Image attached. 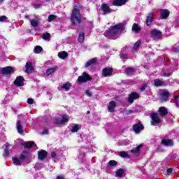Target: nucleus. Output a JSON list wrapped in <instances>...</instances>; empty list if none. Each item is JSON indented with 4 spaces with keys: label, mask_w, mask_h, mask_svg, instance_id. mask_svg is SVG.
I'll return each mask as SVG.
<instances>
[{
    "label": "nucleus",
    "mask_w": 179,
    "mask_h": 179,
    "mask_svg": "<svg viewBox=\"0 0 179 179\" xmlns=\"http://www.w3.org/2000/svg\"><path fill=\"white\" fill-rule=\"evenodd\" d=\"M120 57H121V58H123L124 59H126V58L127 57V55H125V54L121 55Z\"/></svg>",
    "instance_id": "bf43d9fd"
},
{
    "label": "nucleus",
    "mask_w": 179,
    "mask_h": 179,
    "mask_svg": "<svg viewBox=\"0 0 179 179\" xmlns=\"http://www.w3.org/2000/svg\"><path fill=\"white\" fill-rule=\"evenodd\" d=\"M72 87V84L71 83H66L62 85V89H64L66 92H69V89Z\"/></svg>",
    "instance_id": "c85d7f7f"
},
{
    "label": "nucleus",
    "mask_w": 179,
    "mask_h": 179,
    "mask_svg": "<svg viewBox=\"0 0 179 179\" xmlns=\"http://www.w3.org/2000/svg\"><path fill=\"white\" fill-rule=\"evenodd\" d=\"M171 75H173V73H164V76L165 78H170V76H171Z\"/></svg>",
    "instance_id": "8fccbe9b"
},
{
    "label": "nucleus",
    "mask_w": 179,
    "mask_h": 179,
    "mask_svg": "<svg viewBox=\"0 0 179 179\" xmlns=\"http://www.w3.org/2000/svg\"><path fill=\"white\" fill-rule=\"evenodd\" d=\"M0 2H3V0H0Z\"/></svg>",
    "instance_id": "338daca9"
},
{
    "label": "nucleus",
    "mask_w": 179,
    "mask_h": 179,
    "mask_svg": "<svg viewBox=\"0 0 179 179\" xmlns=\"http://www.w3.org/2000/svg\"><path fill=\"white\" fill-rule=\"evenodd\" d=\"M162 145H164V146H173V141L170 139H162L161 141Z\"/></svg>",
    "instance_id": "412c9836"
},
{
    "label": "nucleus",
    "mask_w": 179,
    "mask_h": 179,
    "mask_svg": "<svg viewBox=\"0 0 179 179\" xmlns=\"http://www.w3.org/2000/svg\"><path fill=\"white\" fill-rule=\"evenodd\" d=\"M136 72V70L132 67H127L124 69V73L126 75H130V73H135Z\"/></svg>",
    "instance_id": "bb28decb"
},
{
    "label": "nucleus",
    "mask_w": 179,
    "mask_h": 179,
    "mask_svg": "<svg viewBox=\"0 0 179 179\" xmlns=\"http://www.w3.org/2000/svg\"><path fill=\"white\" fill-rule=\"evenodd\" d=\"M115 107H117V103L114 101H110L108 106V110L110 113H114L115 111Z\"/></svg>",
    "instance_id": "4468645a"
},
{
    "label": "nucleus",
    "mask_w": 179,
    "mask_h": 179,
    "mask_svg": "<svg viewBox=\"0 0 179 179\" xmlns=\"http://www.w3.org/2000/svg\"><path fill=\"white\" fill-rule=\"evenodd\" d=\"M150 35L152 37L155 38V40H162L163 36L162 32L159 29H153L150 31Z\"/></svg>",
    "instance_id": "39448f33"
},
{
    "label": "nucleus",
    "mask_w": 179,
    "mask_h": 179,
    "mask_svg": "<svg viewBox=\"0 0 179 179\" xmlns=\"http://www.w3.org/2000/svg\"><path fill=\"white\" fill-rule=\"evenodd\" d=\"M159 96H160V100L163 103L169 100V98L170 97V92H169V91H164L163 93L160 94Z\"/></svg>",
    "instance_id": "f8f14e48"
},
{
    "label": "nucleus",
    "mask_w": 179,
    "mask_h": 179,
    "mask_svg": "<svg viewBox=\"0 0 179 179\" xmlns=\"http://www.w3.org/2000/svg\"><path fill=\"white\" fill-rule=\"evenodd\" d=\"M17 130L18 134H23V127L22 126V121L17 120L16 123Z\"/></svg>",
    "instance_id": "4be33fe9"
},
{
    "label": "nucleus",
    "mask_w": 179,
    "mask_h": 179,
    "mask_svg": "<svg viewBox=\"0 0 179 179\" xmlns=\"http://www.w3.org/2000/svg\"><path fill=\"white\" fill-rule=\"evenodd\" d=\"M145 89H146V85H143V86L141 87L140 90H141V92H143V90H145Z\"/></svg>",
    "instance_id": "13d9d810"
},
{
    "label": "nucleus",
    "mask_w": 179,
    "mask_h": 179,
    "mask_svg": "<svg viewBox=\"0 0 179 179\" xmlns=\"http://www.w3.org/2000/svg\"><path fill=\"white\" fill-rule=\"evenodd\" d=\"M101 9L103 10V12L104 13H111V9L110 8V7L104 3V4H102V7H101Z\"/></svg>",
    "instance_id": "b1692460"
},
{
    "label": "nucleus",
    "mask_w": 179,
    "mask_h": 179,
    "mask_svg": "<svg viewBox=\"0 0 179 179\" xmlns=\"http://www.w3.org/2000/svg\"><path fill=\"white\" fill-rule=\"evenodd\" d=\"M124 173H125L124 169H119L115 171V176L116 177H118V178H122V177L124 176Z\"/></svg>",
    "instance_id": "393cba45"
},
{
    "label": "nucleus",
    "mask_w": 179,
    "mask_h": 179,
    "mask_svg": "<svg viewBox=\"0 0 179 179\" xmlns=\"http://www.w3.org/2000/svg\"><path fill=\"white\" fill-rule=\"evenodd\" d=\"M141 148H143V145L140 144L136 148H137V150L140 152Z\"/></svg>",
    "instance_id": "6e6d98bb"
},
{
    "label": "nucleus",
    "mask_w": 179,
    "mask_h": 179,
    "mask_svg": "<svg viewBox=\"0 0 179 179\" xmlns=\"http://www.w3.org/2000/svg\"><path fill=\"white\" fill-rule=\"evenodd\" d=\"M51 157H52V159H55V157H57V152H51Z\"/></svg>",
    "instance_id": "603ef678"
},
{
    "label": "nucleus",
    "mask_w": 179,
    "mask_h": 179,
    "mask_svg": "<svg viewBox=\"0 0 179 179\" xmlns=\"http://www.w3.org/2000/svg\"><path fill=\"white\" fill-rule=\"evenodd\" d=\"M68 121H69L68 116L63 115L61 120L62 124L68 122Z\"/></svg>",
    "instance_id": "a19ab883"
},
{
    "label": "nucleus",
    "mask_w": 179,
    "mask_h": 179,
    "mask_svg": "<svg viewBox=\"0 0 179 179\" xmlns=\"http://www.w3.org/2000/svg\"><path fill=\"white\" fill-rule=\"evenodd\" d=\"M87 114H90V110H87Z\"/></svg>",
    "instance_id": "0e129e2a"
},
{
    "label": "nucleus",
    "mask_w": 179,
    "mask_h": 179,
    "mask_svg": "<svg viewBox=\"0 0 179 179\" xmlns=\"http://www.w3.org/2000/svg\"><path fill=\"white\" fill-rule=\"evenodd\" d=\"M139 47H141V41H138L137 42H136V43L134 45V50H136V48H139Z\"/></svg>",
    "instance_id": "c03bdc74"
},
{
    "label": "nucleus",
    "mask_w": 179,
    "mask_h": 179,
    "mask_svg": "<svg viewBox=\"0 0 179 179\" xmlns=\"http://www.w3.org/2000/svg\"><path fill=\"white\" fill-rule=\"evenodd\" d=\"M127 113H128V114H132V113H134V110H129Z\"/></svg>",
    "instance_id": "e2e57ef3"
},
{
    "label": "nucleus",
    "mask_w": 179,
    "mask_h": 179,
    "mask_svg": "<svg viewBox=\"0 0 179 179\" xmlns=\"http://www.w3.org/2000/svg\"><path fill=\"white\" fill-rule=\"evenodd\" d=\"M178 99H179V95L174 96V101H175V103H176L177 107H179Z\"/></svg>",
    "instance_id": "49530a36"
},
{
    "label": "nucleus",
    "mask_w": 179,
    "mask_h": 179,
    "mask_svg": "<svg viewBox=\"0 0 179 179\" xmlns=\"http://www.w3.org/2000/svg\"><path fill=\"white\" fill-rule=\"evenodd\" d=\"M140 95L137 92H133L129 95L128 102L132 104L134 103V100H137L139 99Z\"/></svg>",
    "instance_id": "1a4fd4ad"
},
{
    "label": "nucleus",
    "mask_w": 179,
    "mask_h": 179,
    "mask_svg": "<svg viewBox=\"0 0 179 179\" xmlns=\"http://www.w3.org/2000/svg\"><path fill=\"white\" fill-rule=\"evenodd\" d=\"M14 85L17 86V87L24 86V78L22 76L16 77V79L14 80Z\"/></svg>",
    "instance_id": "423d86ee"
},
{
    "label": "nucleus",
    "mask_w": 179,
    "mask_h": 179,
    "mask_svg": "<svg viewBox=\"0 0 179 179\" xmlns=\"http://www.w3.org/2000/svg\"><path fill=\"white\" fill-rule=\"evenodd\" d=\"M46 2H49L50 0H45Z\"/></svg>",
    "instance_id": "69168bd1"
},
{
    "label": "nucleus",
    "mask_w": 179,
    "mask_h": 179,
    "mask_svg": "<svg viewBox=\"0 0 179 179\" xmlns=\"http://www.w3.org/2000/svg\"><path fill=\"white\" fill-rule=\"evenodd\" d=\"M154 85L155 87H160L161 86H167V84H166V83L162 81L159 78L154 80Z\"/></svg>",
    "instance_id": "dca6fc26"
},
{
    "label": "nucleus",
    "mask_w": 179,
    "mask_h": 179,
    "mask_svg": "<svg viewBox=\"0 0 179 179\" xmlns=\"http://www.w3.org/2000/svg\"><path fill=\"white\" fill-rule=\"evenodd\" d=\"M160 16L161 19H167V17L170 16V11H169L167 9H164L161 11Z\"/></svg>",
    "instance_id": "a211bd4d"
},
{
    "label": "nucleus",
    "mask_w": 179,
    "mask_h": 179,
    "mask_svg": "<svg viewBox=\"0 0 179 179\" xmlns=\"http://www.w3.org/2000/svg\"><path fill=\"white\" fill-rule=\"evenodd\" d=\"M8 20V17L6 15L0 16V22H5Z\"/></svg>",
    "instance_id": "a18cd8bd"
},
{
    "label": "nucleus",
    "mask_w": 179,
    "mask_h": 179,
    "mask_svg": "<svg viewBox=\"0 0 179 179\" xmlns=\"http://www.w3.org/2000/svg\"><path fill=\"white\" fill-rule=\"evenodd\" d=\"M150 118L152 119L151 125H156V124H160L162 122V119H160L157 113H152Z\"/></svg>",
    "instance_id": "20e7f679"
},
{
    "label": "nucleus",
    "mask_w": 179,
    "mask_h": 179,
    "mask_svg": "<svg viewBox=\"0 0 179 179\" xmlns=\"http://www.w3.org/2000/svg\"><path fill=\"white\" fill-rule=\"evenodd\" d=\"M1 73L3 75H12L15 73V68L12 66H6L1 69Z\"/></svg>",
    "instance_id": "0eeeda50"
},
{
    "label": "nucleus",
    "mask_w": 179,
    "mask_h": 179,
    "mask_svg": "<svg viewBox=\"0 0 179 179\" xmlns=\"http://www.w3.org/2000/svg\"><path fill=\"white\" fill-rule=\"evenodd\" d=\"M117 162L115 160L109 161V166H110L111 167H114L117 166Z\"/></svg>",
    "instance_id": "79ce46f5"
},
{
    "label": "nucleus",
    "mask_w": 179,
    "mask_h": 179,
    "mask_svg": "<svg viewBox=\"0 0 179 179\" xmlns=\"http://www.w3.org/2000/svg\"><path fill=\"white\" fill-rule=\"evenodd\" d=\"M119 156L120 157L126 158V157H130V155L128 154V152L125 151H122L119 153Z\"/></svg>",
    "instance_id": "f704fd0d"
},
{
    "label": "nucleus",
    "mask_w": 179,
    "mask_h": 179,
    "mask_svg": "<svg viewBox=\"0 0 179 179\" xmlns=\"http://www.w3.org/2000/svg\"><path fill=\"white\" fill-rule=\"evenodd\" d=\"M132 30L135 31V33H138V31H141V27H139L138 24L134 23L132 26Z\"/></svg>",
    "instance_id": "2f4dec72"
},
{
    "label": "nucleus",
    "mask_w": 179,
    "mask_h": 179,
    "mask_svg": "<svg viewBox=\"0 0 179 179\" xmlns=\"http://www.w3.org/2000/svg\"><path fill=\"white\" fill-rule=\"evenodd\" d=\"M57 179H65V177H64L62 176H57Z\"/></svg>",
    "instance_id": "680f3d73"
},
{
    "label": "nucleus",
    "mask_w": 179,
    "mask_h": 179,
    "mask_svg": "<svg viewBox=\"0 0 179 179\" xmlns=\"http://www.w3.org/2000/svg\"><path fill=\"white\" fill-rule=\"evenodd\" d=\"M13 164H15V166H22L20 160H19V158L17 157L13 158Z\"/></svg>",
    "instance_id": "c9c22d12"
},
{
    "label": "nucleus",
    "mask_w": 179,
    "mask_h": 179,
    "mask_svg": "<svg viewBox=\"0 0 179 179\" xmlns=\"http://www.w3.org/2000/svg\"><path fill=\"white\" fill-rule=\"evenodd\" d=\"M131 153H139V151H138V150H137V148H136V149L131 150Z\"/></svg>",
    "instance_id": "4d7b16f0"
},
{
    "label": "nucleus",
    "mask_w": 179,
    "mask_h": 179,
    "mask_svg": "<svg viewBox=\"0 0 179 179\" xmlns=\"http://www.w3.org/2000/svg\"><path fill=\"white\" fill-rule=\"evenodd\" d=\"M9 146H10V145H6V148H5L4 152H3L4 157H8V156H9L10 155V153L9 152Z\"/></svg>",
    "instance_id": "72a5a7b5"
},
{
    "label": "nucleus",
    "mask_w": 179,
    "mask_h": 179,
    "mask_svg": "<svg viewBox=\"0 0 179 179\" xmlns=\"http://www.w3.org/2000/svg\"><path fill=\"white\" fill-rule=\"evenodd\" d=\"M158 113L160 115V117H166L169 114V110H167V108L164 106L159 107L158 110Z\"/></svg>",
    "instance_id": "ddd939ff"
},
{
    "label": "nucleus",
    "mask_w": 179,
    "mask_h": 179,
    "mask_svg": "<svg viewBox=\"0 0 179 179\" xmlns=\"http://www.w3.org/2000/svg\"><path fill=\"white\" fill-rule=\"evenodd\" d=\"M58 57L60 58V59H65L68 57V52H62L58 53Z\"/></svg>",
    "instance_id": "7c9ffc66"
},
{
    "label": "nucleus",
    "mask_w": 179,
    "mask_h": 179,
    "mask_svg": "<svg viewBox=\"0 0 179 179\" xmlns=\"http://www.w3.org/2000/svg\"><path fill=\"white\" fill-rule=\"evenodd\" d=\"M30 23L32 27H37L38 26V22L36 20H31Z\"/></svg>",
    "instance_id": "4c0bfd02"
},
{
    "label": "nucleus",
    "mask_w": 179,
    "mask_h": 179,
    "mask_svg": "<svg viewBox=\"0 0 179 179\" xmlns=\"http://www.w3.org/2000/svg\"><path fill=\"white\" fill-rule=\"evenodd\" d=\"M113 72H114V69H113V68H103L102 70V74L105 78H107V76H111V75H113Z\"/></svg>",
    "instance_id": "9b49d317"
},
{
    "label": "nucleus",
    "mask_w": 179,
    "mask_h": 179,
    "mask_svg": "<svg viewBox=\"0 0 179 179\" xmlns=\"http://www.w3.org/2000/svg\"><path fill=\"white\" fill-rule=\"evenodd\" d=\"M29 158V152L28 151H23L20 157V160L21 162H24L27 159Z\"/></svg>",
    "instance_id": "5701e85b"
},
{
    "label": "nucleus",
    "mask_w": 179,
    "mask_h": 179,
    "mask_svg": "<svg viewBox=\"0 0 179 179\" xmlns=\"http://www.w3.org/2000/svg\"><path fill=\"white\" fill-rule=\"evenodd\" d=\"M24 148L26 149H31L34 146V141H29L28 143H22Z\"/></svg>",
    "instance_id": "a878e982"
},
{
    "label": "nucleus",
    "mask_w": 179,
    "mask_h": 179,
    "mask_svg": "<svg viewBox=\"0 0 179 179\" xmlns=\"http://www.w3.org/2000/svg\"><path fill=\"white\" fill-rule=\"evenodd\" d=\"M54 123L57 124V125H62V123L61 122V120L59 118H55L54 119Z\"/></svg>",
    "instance_id": "37998d69"
},
{
    "label": "nucleus",
    "mask_w": 179,
    "mask_h": 179,
    "mask_svg": "<svg viewBox=\"0 0 179 179\" xmlns=\"http://www.w3.org/2000/svg\"><path fill=\"white\" fill-rule=\"evenodd\" d=\"M152 22H153V13H150L147 15V18L145 20V24H147L148 26H150V24H152Z\"/></svg>",
    "instance_id": "6ab92c4d"
},
{
    "label": "nucleus",
    "mask_w": 179,
    "mask_h": 179,
    "mask_svg": "<svg viewBox=\"0 0 179 179\" xmlns=\"http://www.w3.org/2000/svg\"><path fill=\"white\" fill-rule=\"evenodd\" d=\"M70 20L73 26L82 23V14H80V10H79L78 6H74L70 15Z\"/></svg>",
    "instance_id": "f257e3e1"
},
{
    "label": "nucleus",
    "mask_w": 179,
    "mask_h": 179,
    "mask_svg": "<svg viewBox=\"0 0 179 179\" xmlns=\"http://www.w3.org/2000/svg\"><path fill=\"white\" fill-rule=\"evenodd\" d=\"M78 43L82 44V43H83L85 41V33L80 32L78 36Z\"/></svg>",
    "instance_id": "c756f323"
},
{
    "label": "nucleus",
    "mask_w": 179,
    "mask_h": 179,
    "mask_svg": "<svg viewBox=\"0 0 179 179\" xmlns=\"http://www.w3.org/2000/svg\"><path fill=\"white\" fill-rule=\"evenodd\" d=\"M96 62H97V58H96V57L92 58V59L88 60L85 64V68H89V66H92V65H95Z\"/></svg>",
    "instance_id": "f3484780"
},
{
    "label": "nucleus",
    "mask_w": 179,
    "mask_h": 179,
    "mask_svg": "<svg viewBox=\"0 0 179 179\" xmlns=\"http://www.w3.org/2000/svg\"><path fill=\"white\" fill-rule=\"evenodd\" d=\"M58 69V66L52 67L50 69H48L46 71V74L48 76H50V75H52V73H55V72Z\"/></svg>",
    "instance_id": "cd10ccee"
},
{
    "label": "nucleus",
    "mask_w": 179,
    "mask_h": 179,
    "mask_svg": "<svg viewBox=\"0 0 179 179\" xmlns=\"http://www.w3.org/2000/svg\"><path fill=\"white\" fill-rule=\"evenodd\" d=\"M174 52H179V48H173Z\"/></svg>",
    "instance_id": "052dcab7"
},
{
    "label": "nucleus",
    "mask_w": 179,
    "mask_h": 179,
    "mask_svg": "<svg viewBox=\"0 0 179 179\" xmlns=\"http://www.w3.org/2000/svg\"><path fill=\"white\" fill-rule=\"evenodd\" d=\"M166 173H167L168 176H170V174H171L173 173V168H169L166 170Z\"/></svg>",
    "instance_id": "09e8293b"
},
{
    "label": "nucleus",
    "mask_w": 179,
    "mask_h": 179,
    "mask_svg": "<svg viewBox=\"0 0 179 179\" xmlns=\"http://www.w3.org/2000/svg\"><path fill=\"white\" fill-rule=\"evenodd\" d=\"M25 17H27H27H29V16H28V15H27V16H25Z\"/></svg>",
    "instance_id": "774afa93"
},
{
    "label": "nucleus",
    "mask_w": 179,
    "mask_h": 179,
    "mask_svg": "<svg viewBox=\"0 0 179 179\" xmlns=\"http://www.w3.org/2000/svg\"><path fill=\"white\" fill-rule=\"evenodd\" d=\"M27 103L28 104H34V99H31V98H29L27 99Z\"/></svg>",
    "instance_id": "de8ad7c7"
},
{
    "label": "nucleus",
    "mask_w": 179,
    "mask_h": 179,
    "mask_svg": "<svg viewBox=\"0 0 179 179\" xmlns=\"http://www.w3.org/2000/svg\"><path fill=\"white\" fill-rule=\"evenodd\" d=\"M85 94H87V96H89V97H92V92L87 90L85 92Z\"/></svg>",
    "instance_id": "5fc2aeb1"
},
{
    "label": "nucleus",
    "mask_w": 179,
    "mask_h": 179,
    "mask_svg": "<svg viewBox=\"0 0 179 179\" xmlns=\"http://www.w3.org/2000/svg\"><path fill=\"white\" fill-rule=\"evenodd\" d=\"M50 37H51V34H50V33H45V34H42V38L43 40L47 41L50 38Z\"/></svg>",
    "instance_id": "ea45409f"
},
{
    "label": "nucleus",
    "mask_w": 179,
    "mask_h": 179,
    "mask_svg": "<svg viewBox=\"0 0 179 179\" xmlns=\"http://www.w3.org/2000/svg\"><path fill=\"white\" fill-rule=\"evenodd\" d=\"M55 19H57V15L51 14L48 17V22H49V23H51V22L55 20Z\"/></svg>",
    "instance_id": "e433bc0d"
},
{
    "label": "nucleus",
    "mask_w": 179,
    "mask_h": 179,
    "mask_svg": "<svg viewBox=\"0 0 179 179\" xmlns=\"http://www.w3.org/2000/svg\"><path fill=\"white\" fill-rule=\"evenodd\" d=\"M133 129L136 134H140L141 131L145 129V127H143V124H142V122L139 121L137 124L133 125Z\"/></svg>",
    "instance_id": "6e6552de"
},
{
    "label": "nucleus",
    "mask_w": 179,
    "mask_h": 179,
    "mask_svg": "<svg viewBox=\"0 0 179 179\" xmlns=\"http://www.w3.org/2000/svg\"><path fill=\"white\" fill-rule=\"evenodd\" d=\"M47 156H48V152L45 150L38 151V158L39 160H45Z\"/></svg>",
    "instance_id": "9d476101"
},
{
    "label": "nucleus",
    "mask_w": 179,
    "mask_h": 179,
    "mask_svg": "<svg viewBox=\"0 0 179 179\" xmlns=\"http://www.w3.org/2000/svg\"><path fill=\"white\" fill-rule=\"evenodd\" d=\"M42 135H48V129H45L42 132Z\"/></svg>",
    "instance_id": "864d4df0"
},
{
    "label": "nucleus",
    "mask_w": 179,
    "mask_h": 179,
    "mask_svg": "<svg viewBox=\"0 0 179 179\" xmlns=\"http://www.w3.org/2000/svg\"><path fill=\"white\" fill-rule=\"evenodd\" d=\"M123 28L124 25L122 24L111 26L110 29L107 31V34L111 40H115V38H117L119 30H122Z\"/></svg>",
    "instance_id": "f03ea898"
},
{
    "label": "nucleus",
    "mask_w": 179,
    "mask_h": 179,
    "mask_svg": "<svg viewBox=\"0 0 179 179\" xmlns=\"http://www.w3.org/2000/svg\"><path fill=\"white\" fill-rule=\"evenodd\" d=\"M127 1L128 0H114L113 5L114 6H122V5H125Z\"/></svg>",
    "instance_id": "aec40b11"
},
{
    "label": "nucleus",
    "mask_w": 179,
    "mask_h": 179,
    "mask_svg": "<svg viewBox=\"0 0 179 179\" xmlns=\"http://www.w3.org/2000/svg\"><path fill=\"white\" fill-rule=\"evenodd\" d=\"M80 129V128H79V124H75L71 129V132H78Z\"/></svg>",
    "instance_id": "58836bf2"
},
{
    "label": "nucleus",
    "mask_w": 179,
    "mask_h": 179,
    "mask_svg": "<svg viewBox=\"0 0 179 179\" xmlns=\"http://www.w3.org/2000/svg\"><path fill=\"white\" fill-rule=\"evenodd\" d=\"M26 70H25V72L26 73H31L33 72V71L34 70V68H33V63L31 62H27L26 63Z\"/></svg>",
    "instance_id": "2eb2a0df"
},
{
    "label": "nucleus",
    "mask_w": 179,
    "mask_h": 179,
    "mask_svg": "<svg viewBox=\"0 0 179 179\" xmlns=\"http://www.w3.org/2000/svg\"><path fill=\"white\" fill-rule=\"evenodd\" d=\"M89 80H93V78L90 77L87 72L84 71L82 76H78L77 82L78 83H86Z\"/></svg>",
    "instance_id": "7ed1b4c3"
},
{
    "label": "nucleus",
    "mask_w": 179,
    "mask_h": 179,
    "mask_svg": "<svg viewBox=\"0 0 179 179\" xmlns=\"http://www.w3.org/2000/svg\"><path fill=\"white\" fill-rule=\"evenodd\" d=\"M42 51H43V47L40 45L35 46L34 50L35 54H40V52H41Z\"/></svg>",
    "instance_id": "473e14b6"
},
{
    "label": "nucleus",
    "mask_w": 179,
    "mask_h": 179,
    "mask_svg": "<svg viewBox=\"0 0 179 179\" xmlns=\"http://www.w3.org/2000/svg\"><path fill=\"white\" fill-rule=\"evenodd\" d=\"M41 6H43V5L39 3H36L34 5V7L35 8V9H38V8H41Z\"/></svg>",
    "instance_id": "3c124183"
}]
</instances>
